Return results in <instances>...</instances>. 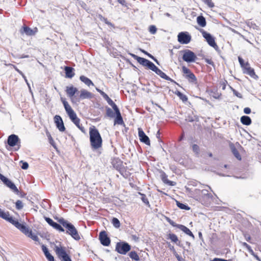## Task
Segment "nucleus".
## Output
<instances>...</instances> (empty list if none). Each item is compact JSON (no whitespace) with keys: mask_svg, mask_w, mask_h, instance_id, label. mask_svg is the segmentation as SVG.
<instances>
[{"mask_svg":"<svg viewBox=\"0 0 261 261\" xmlns=\"http://www.w3.org/2000/svg\"><path fill=\"white\" fill-rule=\"evenodd\" d=\"M89 139L93 150L101 147L102 139L98 130L94 126H92L89 128Z\"/></svg>","mask_w":261,"mask_h":261,"instance_id":"nucleus-1","label":"nucleus"},{"mask_svg":"<svg viewBox=\"0 0 261 261\" xmlns=\"http://www.w3.org/2000/svg\"><path fill=\"white\" fill-rule=\"evenodd\" d=\"M58 221L66 228V233L70 235L74 240L79 241L81 239L77 230L71 223L65 220L63 218L59 219Z\"/></svg>","mask_w":261,"mask_h":261,"instance_id":"nucleus-2","label":"nucleus"},{"mask_svg":"<svg viewBox=\"0 0 261 261\" xmlns=\"http://www.w3.org/2000/svg\"><path fill=\"white\" fill-rule=\"evenodd\" d=\"M14 225L28 237L31 238L33 240L35 241H39V238L38 236L33 233L32 230L27 227L24 224L20 223L18 221V220H17Z\"/></svg>","mask_w":261,"mask_h":261,"instance_id":"nucleus-3","label":"nucleus"},{"mask_svg":"<svg viewBox=\"0 0 261 261\" xmlns=\"http://www.w3.org/2000/svg\"><path fill=\"white\" fill-rule=\"evenodd\" d=\"M130 249V245L124 241L119 242L116 245L115 250L121 254H126Z\"/></svg>","mask_w":261,"mask_h":261,"instance_id":"nucleus-4","label":"nucleus"},{"mask_svg":"<svg viewBox=\"0 0 261 261\" xmlns=\"http://www.w3.org/2000/svg\"><path fill=\"white\" fill-rule=\"evenodd\" d=\"M55 252L61 261H72L70 256L67 253L64 248L56 246Z\"/></svg>","mask_w":261,"mask_h":261,"instance_id":"nucleus-5","label":"nucleus"},{"mask_svg":"<svg viewBox=\"0 0 261 261\" xmlns=\"http://www.w3.org/2000/svg\"><path fill=\"white\" fill-rule=\"evenodd\" d=\"M200 32L202 33L203 37L205 39L208 45L214 47L216 50L218 49V46L215 42L214 37L209 33L201 30Z\"/></svg>","mask_w":261,"mask_h":261,"instance_id":"nucleus-6","label":"nucleus"},{"mask_svg":"<svg viewBox=\"0 0 261 261\" xmlns=\"http://www.w3.org/2000/svg\"><path fill=\"white\" fill-rule=\"evenodd\" d=\"M182 59L187 63H192L195 61L197 57L195 53L189 49L183 50Z\"/></svg>","mask_w":261,"mask_h":261,"instance_id":"nucleus-7","label":"nucleus"},{"mask_svg":"<svg viewBox=\"0 0 261 261\" xmlns=\"http://www.w3.org/2000/svg\"><path fill=\"white\" fill-rule=\"evenodd\" d=\"M20 140L18 136L15 134H12L8 137L7 139V143L10 147H14L17 146L18 148L16 150H18L20 148Z\"/></svg>","mask_w":261,"mask_h":261,"instance_id":"nucleus-8","label":"nucleus"},{"mask_svg":"<svg viewBox=\"0 0 261 261\" xmlns=\"http://www.w3.org/2000/svg\"><path fill=\"white\" fill-rule=\"evenodd\" d=\"M191 40V36L187 32H180L177 35V40L181 44H187Z\"/></svg>","mask_w":261,"mask_h":261,"instance_id":"nucleus-9","label":"nucleus"},{"mask_svg":"<svg viewBox=\"0 0 261 261\" xmlns=\"http://www.w3.org/2000/svg\"><path fill=\"white\" fill-rule=\"evenodd\" d=\"M0 179L11 190H13L16 193L18 192V189L15 186V185L9 178L5 176L4 175L0 173Z\"/></svg>","mask_w":261,"mask_h":261,"instance_id":"nucleus-10","label":"nucleus"},{"mask_svg":"<svg viewBox=\"0 0 261 261\" xmlns=\"http://www.w3.org/2000/svg\"><path fill=\"white\" fill-rule=\"evenodd\" d=\"M182 70L183 73L185 74V78L188 80L189 82L194 83L197 81L195 75L189 68L186 66H182Z\"/></svg>","mask_w":261,"mask_h":261,"instance_id":"nucleus-11","label":"nucleus"},{"mask_svg":"<svg viewBox=\"0 0 261 261\" xmlns=\"http://www.w3.org/2000/svg\"><path fill=\"white\" fill-rule=\"evenodd\" d=\"M99 239L100 243L104 246H109L111 243V240L105 230L100 232Z\"/></svg>","mask_w":261,"mask_h":261,"instance_id":"nucleus-12","label":"nucleus"},{"mask_svg":"<svg viewBox=\"0 0 261 261\" xmlns=\"http://www.w3.org/2000/svg\"><path fill=\"white\" fill-rule=\"evenodd\" d=\"M0 217L11 223L13 225L17 221V220H15L12 216L10 215L9 212H5L1 208H0Z\"/></svg>","mask_w":261,"mask_h":261,"instance_id":"nucleus-13","label":"nucleus"},{"mask_svg":"<svg viewBox=\"0 0 261 261\" xmlns=\"http://www.w3.org/2000/svg\"><path fill=\"white\" fill-rule=\"evenodd\" d=\"M44 219L46 222L54 228L56 229L60 232L65 231V229L60 224L54 222L51 218L45 217Z\"/></svg>","mask_w":261,"mask_h":261,"instance_id":"nucleus-14","label":"nucleus"},{"mask_svg":"<svg viewBox=\"0 0 261 261\" xmlns=\"http://www.w3.org/2000/svg\"><path fill=\"white\" fill-rule=\"evenodd\" d=\"M66 92L67 96L71 98L73 102H74L75 99H77L75 96V93L78 92L76 88L74 87L73 86H67L66 87Z\"/></svg>","mask_w":261,"mask_h":261,"instance_id":"nucleus-15","label":"nucleus"},{"mask_svg":"<svg viewBox=\"0 0 261 261\" xmlns=\"http://www.w3.org/2000/svg\"><path fill=\"white\" fill-rule=\"evenodd\" d=\"M54 121L57 128L60 132H63L65 130L64 122L60 115H55L54 117Z\"/></svg>","mask_w":261,"mask_h":261,"instance_id":"nucleus-16","label":"nucleus"},{"mask_svg":"<svg viewBox=\"0 0 261 261\" xmlns=\"http://www.w3.org/2000/svg\"><path fill=\"white\" fill-rule=\"evenodd\" d=\"M138 136L141 142L145 143L146 145H150V139L149 137L145 134L141 128H138Z\"/></svg>","mask_w":261,"mask_h":261,"instance_id":"nucleus-17","label":"nucleus"},{"mask_svg":"<svg viewBox=\"0 0 261 261\" xmlns=\"http://www.w3.org/2000/svg\"><path fill=\"white\" fill-rule=\"evenodd\" d=\"M160 173L161 178L164 184L171 186H174L176 185L175 182L170 180L168 179V175L164 171L161 170Z\"/></svg>","mask_w":261,"mask_h":261,"instance_id":"nucleus-18","label":"nucleus"},{"mask_svg":"<svg viewBox=\"0 0 261 261\" xmlns=\"http://www.w3.org/2000/svg\"><path fill=\"white\" fill-rule=\"evenodd\" d=\"M145 67H147L149 69L154 71L156 74L160 76L161 74L163 73V71H161L160 69H159L152 62L148 60L147 63H146Z\"/></svg>","mask_w":261,"mask_h":261,"instance_id":"nucleus-19","label":"nucleus"},{"mask_svg":"<svg viewBox=\"0 0 261 261\" xmlns=\"http://www.w3.org/2000/svg\"><path fill=\"white\" fill-rule=\"evenodd\" d=\"M243 73L249 75L254 80H257L258 76L255 74L254 70L250 67V65L243 69Z\"/></svg>","mask_w":261,"mask_h":261,"instance_id":"nucleus-20","label":"nucleus"},{"mask_svg":"<svg viewBox=\"0 0 261 261\" xmlns=\"http://www.w3.org/2000/svg\"><path fill=\"white\" fill-rule=\"evenodd\" d=\"M111 117H114V124L115 125H121L123 127H125V124L123 121L122 115H107Z\"/></svg>","mask_w":261,"mask_h":261,"instance_id":"nucleus-21","label":"nucleus"},{"mask_svg":"<svg viewBox=\"0 0 261 261\" xmlns=\"http://www.w3.org/2000/svg\"><path fill=\"white\" fill-rule=\"evenodd\" d=\"M80 92L79 98L77 99L78 101L80 99H90L92 97V94L85 89H82Z\"/></svg>","mask_w":261,"mask_h":261,"instance_id":"nucleus-22","label":"nucleus"},{"mask_svg":"<svg viewBox=\"0 0 261 261\" xmlns=\"http://www.w3.org/2000/svg\"><path fill=\"white\" fill-rule=\"evenodd\" d=\"M167 239H170L172 242L175 243L177 246L183 247L182 244H180V242L178 241V237L177 236L172 233H169L167 235Z\"/></svg>","mask_w":261,"mask_h":261,"instance_id":"nucleus-23","label":"nucleus"},{"mask_svg":"<svg viewBox=\"0 0 261 261\" xmlns=\"http://www.w3.org/2000/svg\"><path fill=\"white\" fill-rule=\"evenodd\" d=\"M129 55L132 56L135 60H136L140 64L143 66H145L148 61V60L144 58L138 57L134 54L129 53Z\"/></svg>","mask_w":261,"mask_h":261,"instance_id":"nucleus-24","label":"nucleus"},{"mask_svg":"<svg viewBox=\"0 0 261 261\" xmlns=\"http://www.w3.org/2000/svg\"><path fill=\"white\" fill-rule=\"evenodd\" d=\"M229 147L233 155L237 159L241 161L242 159L241 155H240L238 149L236 148L235 145L233 143H231L229 144Z\"/></svg>","mask_w":261,"mask_h":261,"instance_id":"nucleus-25","label":"nucleus"},{"mask_svg":"<svg viewBox=\"0 0 261 261\" xmlns=\"http://www.w3.org/2000/svg\"><path fill=\"white\" fill-rule=\"evenodd\" d=\"M37 31L38 30L36 28H35L34 29H32L27 26H24L23 27V33L29 36L34 35L37 32Z\"/></svg>","mask_w":261,"mask_h":261,"instance_id":"nucleus-26","label":"nucleus"},{"mask_svg":"<svg viewBox=\"0 0 261 261\" xmlns=\"http://www.w3.org/2000/svg\"><path fill=\"white\" fill-rule=\"evenodd\" d=\"M180 230L184 232H185L186 234L189 236L190 237H191L193 239L195 238L194 235L192 232V231L186 226L180 224L178 225V227Z\"/></svg>","mask_w":261,"mask_h":261,"instance_id":"nucleus-27","label":"nucleus"},{"mask_svg":"<svg viewBox=\"0 0 261 261\" xmlns=\"http://www.w3.org/2000/svg\"><path fill=\"white\" fill-rule=\"evenodd\" d=\"M66 77L72 78L74 75V69L70 66H65L64 68Z\"/></svg>","mask_w":261,"mask_h":261,"instance_id":"nucleus-28","label":"nucleus"},{"mask_svg":"<svg viewBox=\"0 0 261 261\" xmlns=\"http://www.w3.org/2000/svg\"><path fill=\"white\" fill-rule=\"evenodd\" d=\"M107 102L108 104L112 107L113 109L115 111V114H121L120 112L119 111V108L117 106V105L114 102V101L109 98L107 100Z\"/></svg>","mask_w":261,"mask_h":261,"instance_id":"nucleus-29","label":"nucleus"},{"mask_svg":"<svg viewBox=\"0 0 261 261\" xmlns=\"http://www.w3.org/2000/svg\"><path fill=\"white\" fill-rule=\"evenodd\" d=\"M240 120L241 123L245 125H249L251 123V119L247 115H243Z\"/></svg>","mask_w":261,"mask_h":261,"instance_id":"nucleus-30","label":"nucleus"},{"mask_svg":"<svg viewBox=\"0 0 261 261\" xmlns=\"http://www.w3.org/2000/svg\"><path fill=\"white\" fill-rule=\"evenodd\" d=\"M80 80L89 87L91 85L94 86V84L92 81L90 79L84 75L80 76Z\"/></svg>","mask_w":261,"mask_h":261,"instance_id":"nucleus-31","label":"nucleus"},{"mask_svg":"<svg viewBox=\"0 0 261 261\" xmlns=\"http://www.w3.org/2000/svg\"><path fill=\"white\" fill-rule=\"evenodd\" d=\"M63 103L67 114H75L67 101L63 100Z\"/></svg>","mask_w":261,"mask_h":261,"instance_id":"nucleus-32","label":"nucleus"},{"mask_svg":"<svg viewBox=\"0 0 261 261\" xmlns=\"http://www.w3.org/2000/svg\"><path fill=\"white\" fill-rule=\"evenodd\" d=\"M197 23L201 27H205L206 22L205 18L202 15L198 16L197 17Z\"/></svg>","mask_w":261,"mask_h":261,"instance_id":"nucleus-33","label":"nucleus"},{"mask_svg":"<svg viewBox=\"0 0 261 261\" xmlns=\"http://www.w3.org/2000/svg\"><path fill=\"white\" fill-rule=\"evenodd\" d=\"M71 121L77 126H79L80 124V119L77 117V115H68Z\"/></svg>","mask_w":261,"mask_h":261,"instance_id":"nucleus-34","label":"nucleus"},{"mask_svg":"<svg viewBox=\"0 0 261 261\" xmlns=\"http://www.w3.org/2000/svg\"><path fill=\"white\" fill-rule=\"evenodd\" d=\"M112 164L113 167L117 170L118 169H120L123 166L122 165V162L120 160H116L113 161Z\"/></svg>","mask_w":261,"mask_h":261,"instance_id":"nucleus-35","label":"nucleus"},{"mask_svg":"<svg viewBox=\"0 0 261 261\" xmlns=\"http://www.w3.org/2000/svg\"><path fill=\"white\" fill-rule=\"evenodd\" d=\"M176 205L181 210H190V207L187 204L182 203L179 201H176Z\"/></svg>","mask_w":261,"mask_h":261,"instance_id":"nucleus-36","label":"nucleus"},{"mask_svg":"<svg viewBox=\"0 0 261 261\" xmlns=\"http://www.w3.org/2000/svg\"><path fill=\"white\" fill-rule=\"evenodd\" d=\"M128 255L130 258L135 261H139L140 257L135 251H132L128 253Z\"/></svg>","mask_w":261,"mask_h":261,"instance_id":"nucleus-37","label":"nucleus"},{"mask_svg":"<svg viewBox=\"0 0 261 261\" xmlns=\"http://www.w3.org/2000/svg\"><path fill=\"white\" fill-rule=\"evenodd\" d=\"M185 121L189 122L198 121L199 117L198 115H188L186 117Z\"/></svg>","mask_w":261,"mask_h":261,"instance_id":"nucleus-38","label":"nucleus"},{"mask_svg":"<svg viewBox=\"0 0 261 261\" xmlns=\"http://www.w3.org/2000/svg\"><path fill=\"white\" fill-rule=\"evenodd\" d=\"M111 222L113 226L116 228H118L120 226V221L117 218L113 217L112 219Z\"/></svg>","mask_w":261,"mask_h":261,"instance_id":"nucleus-39","label":"nucleus"},{"mask_svg":"<svg viewBox=\"0 0 261 261\" xmlns=\"http://www.w3.org/2000/svg\"><path fill=\"white\" fill-rule=\"evenodd\" d=\"M99 18L101 21L104 22L106 24H108V25L110 26L112 28H114V25L113 23H112L111 22L108 21L107 18L103 17L101 15H99Z\"/></svg>","mask_w":261,"mask_h":261,"instance_id":"nucleus-40","label":"nucleus"},{"mask_svg":"<svg viewBox=\"0 0 261 261\" xmlns=\"http://www.w3.org/2000/svg\"><path fill=\"white\" fill-rule=\"evenodd\" d=\"M238 60H239V63H240L241 67L243 68V69H244L247 66H248V65H249V63L248 62L245 63L244 60L241 57H238Z\"/></svg>","mask_w":261,"mask_h":261,"instance_id":"nucleus-41","label":"nucleus"},{"mask_svg":"<svg viewBox=\"0 0 261 261\" xmlns=\"http://www.w3.org/2000/svg\"><path fill=\"white\" fill-rule=\"evenodd\" d=\"M193 151L195 153L196 156H198L200 153V148L197 144H193L192 146Z\"/></svg>","mask_w":261,"mask_h":261,"instance_id":"nucleus-42","label":"nucleus"},{"mask_svg":"<svg viewBox=\"0 0 261 261\" xmlns=\"http://www.w3.org/2000/svg\"><path fill=\"white\" fill-rule=\"evenodd\" d=\"M161 78L165 79L167 81H169L171 82L174 83L176 84L179 85L175 81H174L173 80L171 79L170 77L167 76L164 72H163V73L161 74V75L160 76Z\"/></svg>","mask_w":261,"mask_h":261,"instance_id":"nucleus-43","label":"nucleus"},{"mask_svg":"<svg viewBox=\"0 0 261 261\" xmlns=\"http://www.w3.org/2000/svg\"><path fill=\"white\" fill-rule=\"evenodd\" d=\"M96 89L106 101L110 98L109 96L102 90L97 88H96Z\"/></svg>","mask_w":261,"mask_h":261,"instance_id":"nucleus-44","label":"nucleus"},{"mask_svg":"<svg viewBox=\"0 0 261 261\" xmlns=\"http://www.w3.org/2000/svg\"><path fill=\"white\" fill-rule=\"evenodd\" d=\"M15 205H16V208L18 210H20L22 209L23 207V203H22V201L20 200H18L16 201V202H15Z\"/></svg>","mask_w":261,"mask_h":261,"instance_id":"nucleus-45","label":"nucleus"},{"mask_svg":"<svg viewBox=\"0 0 261 261\" xmlns=\"http://www.w3.org/2000/svg\"><path fill=\"white\" fill-rule=\"evenodd\" d=\"M242 245L243 247H245L247 249V250L249 252L251 253H253V251L252 249L251 246L250 245H249L246 242H242Z\"/></svg>","mask_w":261,"mask_h":261,"instance_id":"nucleus-46","label":"nucleus"},{"mask_svg":"<svg viewBox=\"0 0 261 261\" xmlns=\"http://www.w3.org/2000/svg\"><path fill=\"white\" fill-rule=\"evenodd\" d=\"M230 89L231 90V91H232L233 94L236 96L237 97L240 98H242V95L241 93H239V92H238L237 90H236L234 89H233L232 87H231V86H229Z\"/></svg>","mask_w":261,"mask_h":261,"instance_id":"nucleus-47","label":"nucleus"},{"mask_svg":"<svg viewBox=\"0 0 261 261\" xmlns=\"http://www.w3.org/2000/svg\"><path fill=\"white\" fill-rule=\"evenodd\" d=\"M166 220L170 225H171L173 227L178 228V225H180V224L175 223L173 220H172L170 218H169L168 217H166Z\"/></svg>","mask_w":261,"mask_h":261,"instance_id":"nucleus-48","label":"nucleus"},{"mask_svg":"<svg viewBox=\"0 0 261 261\" xmlns=\"http://www.w3.org/2000/svg\"><path fill=\"white\" fill-rule=\"evenodd\" d=\"M201 1L207 5L210 8H213L214 7V4L212 2V0H201Z\"/></svg>","mask_w":261,"mask_h":261,"instance_id":"nucleus-49","label":"nucleus"},{"mask_svg":"<svg viewBox=\"0 0 261 261\" xmlns=\"http://www.w3.org/2000/svg\"><path fill=\"white\" fill-rule=\"evenodd\" d=\"M201 194L206 196L208 198H212V195L208 193V191L207 190H202L201 191Z\"/></svg>","mask_w":261,"mask_h":261,"instance_id":"nucleus-50","label":"nucleus"},{"mask_svg":"<svg viewBox=\"0 0 261 261\" xmlns=\"http://www.w3.org/2000/svg\"><path fill=\"white\" fill-rule=\"evenodd\" d=\"M139 194L142 196L141 200H142V201L146 204H149V202L146 195L141 193H139Z\"/></svg>","mask_w":261,"mask_h":261,"instance_id":"nucleus-51","label":"nucleus"},{"mask_svg":"<svg viewBox=\"0 0 261 261\" xmlns=\"http://www.w3.org/2000/svg\"><path fill=\"white\" fill-rule=\"evenodd\" d=\"M22 165L21 166V168L22 169L26 170L29 168V164L26 162H23V161H21L20 162Z\"/></svg>","mask_w":261,"mask_h":261,"instance_id":"nucleus-52","label":"nucleus"},{"mask_svg":"<svg viewBox=\"0 0 261 261\" xmlns=\"http://www.w3.org/2000/svg\"><path fill=\"white\" fill-rule=\"evenodd\" d=\"M149 30L151 34H154L156 32V28L155 25H150Z\"/></svg>","mask_w":261,"mask_h":261,"instance_id":"nucleus-53","label":"nucleus"},{"mask_svg":"<svg viewBox=\"0 0 261 261\" xmlns=\"http://www.w3.org/2000/svg\"><path fill=\"white\" fill-rule=\"evenodd\" d=\"M48 261H55L54 257L50 253H48L45 255Z\"/></svg>","mask_w":261,"mask_h":261,"instance_id":"nucleus-54","label":"nucleus"},{"mask_svg":"<svg viewBox=\"0 0 261 261\" xmlns=\"http://www.w3.org/2000/svg\"><path fill=\"white\" fill-rule=\"evenodd\" d=\"M46 135L49 139V143L53 146H54V140H53V138L51 137L50 133L48 132V131H47L46 132Z\"/></svg>","mask_w":261,"mask_h":261,"instance_id":"nucleus-55","label":"nucleus"},{"mask_svg":"<svg viewBox=\"0 0 261 261\" xmlns=\"http://www.w3.org/2000/svg\"><path fill=\"white\" fill-rule=\"evenodd\" d=\"M41 248H42V250L44 253V255H45L47 253H49L48 249L46 247V246L45 245H43V244L42 245Z\"/></svg>","mask_w":261,"mask_h":261,"instance_id":"nucleus-56","label":"nucleus"},{"mask_svg":"<svg viewBox=\"0 0 261 261\" xmlns=\"http://www.w3.org/2000/svg\"><path fill=\"white\" fill-rule=\"evenodd\" d=\"M178 97L183 102H186L188 100L187 96L182 93Z\"/></svg>","mask_w":261,"mask_h":261,"instance_id":"nucleus-57","label":"nucleus"},{"mask_svg":"<svg viewBox=\"0 0 261 261\" xmlns=\"http://www.w3.org/2000/svg\"><path fill=\"white\" fill-rule=\"evenodd\" d=\"M204 61L208 64H210V65H212L213 66H214V65H215L214 63V62L212 61V60L211 59L205 58L204 59Z\"/></svg>","mask_w":261,"mask_h":261,"instance_id":"nucleus-58","label":"nucleus"},{"mask_svg":"<svg viewBox=\"0 0 261 261\" xmlns=\"http://www.w3.org/2000/svg\"><path fill=\"white\" fill-rule=\"evenodd\" d=\"M227 83V81L224 80L221 82V86L222 87V89L223 90H225L226 88V84Z\"/></svg>","mask_w":261,"mask_h":261,"instance_id":"nucleus-59","label":"nucleus"},{"mask_svg":"<svg viewBox=\"0 0 261 261\" xmlns=\"http://www.w3.org/2000/svg\"><path fill=\"white\" fill-rule=\"evenodd\" d=\"M168 247L169 248L170 250L173 251L174 255L176 254V253H177L174 249V246L171 245L170 243H169Z\"/></svg>","mask_w":261,"mask_h":261,"instance_id":"nucleus-60","label":"nucleus"},{"mask_svg":"<svg viewBox=\"0 0 261 261\" xmlns=\"http://www.w3.org/2000/svg\"><path fill=\"white\" fill-rule=\"evenodd\" d=\"M244 112L246 114H249L251 113V109L249 108H245L243 110Z\"/></svg>","mask_w":261,"mask_h":261,"instance_id":"nucleus-61","label":"nucleus"},{"mask_svg":"<svg viewBox=\"0 0 261 261\" xmlns=\"http://www.w3.org/2000/svg\"><path fill=\"white\" fill-rule=\"evenodd\" d=\"M117 170L122 176H124V175H123V172L125 171V168L124 166H123L120 169H118Z\"/></svg>","mask_w":261,"mask_h":261,"instance_id":"nucleus-62","label":"nucleus"},{"mask_svg":"<svg viewBox=\"0 0 261 261\" xmlns=\"http://www.w3.org/2000/svg\"><path fill=\"white\" fill-rule=\"evenodd\" d=\"M219 167L222 168L224 167L225 169H230V166L227 164L223 165V164H220L219 165Z\"/></svg>","mask_w":261,"mask_h":261,"instance_id":"nucleus-63","label":"nucleus"},{"mask_svg":"<svg viewBox=\"0 0 261 261\" xmlns=\"http://www.w3.org/2000/svg\"><path fill=\"white\" fill-rule=\"evenodd\" d=\"M211 261H229V260L225 259H222V258H215Z\"/></svg>","mask_w":261,"mask_h":261,"instance_id":"nucleus-64","label":"nucleus"}]
</instances>
